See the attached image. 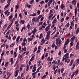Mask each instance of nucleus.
Listing matches in <instances>:
<instances>
[{
  "mask_svg": "<svg viewBox=\"0 0 79 79\" xmlns=\"http://www.w3.org/2000/svg\"><path fill=\"white\" fill-rule=\"evenodd\" d=\"M63 51H64V53H67V49H63Z\"/></svg>",
  "mask_w": 79,
  "mask_h": 79,
  "instance_id": "obj_29",
  "label": "nucleus"
},
{
  "mask_svg": "<svg viewBox=\"0 0 79 79\" xmlns=\"http://www.w3.org/2000/svg\"><path fill=\"white\" fill-rule=\"evenodd\" d=\"M69 23H68L65 26V27H69Z\"/></svg>",
  "mask_w": 79,
  "mask_h": 79,
  "instance_id": "obj_26",
  "label": "nucleus"
},
{
  "mask_svg": "<svg viewBox=\"0 0 79 79\" xmlns=\"http://www.w3.org/2000/svg\"><path fill=\"white\" fill-rule=\"evenodd\" d=\"M56 44L58 46V39H56Z\"/></svg>",
  "mask_w": 79,
  "mask_h": 79,
  "instance_id": "obj_16",
  "label": "nucleus"
},
{
  "mask_svg": "<svg viewBox=\"0 0 79 79\" xmlns=\"http://www.w3.org/2000/svg\"><path fill=\"white\" fill-rule=\"evenodd\" d=\"M64 18H62V19H61V20L60 21L61 22H63V21H64Z\"/></svg>",
  "mask_w": 79,
  "mask_h": 79,
  "instance_id": "obj_39",
  "label": "nucleus"
},
{
  "mask_svg": "<svg viewBox=\"0 0 79 79\" xmlns=\"http://www.w3.org/2000/svg\"><path fill=\"white\" fill-rule=\"evenodd\" d=\"M19 72V70H18L15 72V73L16 75H15V77H16L18 75V73Z\"/></svg>",
  "mask_w": 79,
  "mask_h": 79,
  "instance_id": "obj_3",
  "label": "nucleus"
},
{
  "mask_svg": "<svg viewBox=\"0 0 79 79\" xmlns=\"http://www.w3.org/2000/svg\"><path fill=\"white\" fill-rule=\"evenodd\" d=\"M69 55V53H67L64 55V56L65 57V58H69V56H68Z\"/></svg>",
  "mask_w": 79,
  "mask_h": 79,
  "instance_id": "obj_2",
  "label": "nucleus"
},
{
  "mask_svg": "<svg viewBox=\"0 0 79 79\" xmlns=\"http://www.w3.org/2000/svg\"><path fill=\"white\" fill-rule=\"evenodd\" d=\"M55 69H56V67L55 66H53V69L54 70V71H55Z\"/></svg>",
  "mask_w": 79,
  "mask_h": 79,
  "instance_id": "obj_52",
  "label": "nucleus"
},
{
  "mask_svg": "<svg viewBox=\"0 0 79 79\" xmlns=\"http://www.w3.org/2000/svg\"><path fill=\"white\" fill-rule=\"evenodd\" d=\"M78 45H79V42H77V44L76 46V48H77V46H78Z\"/></svg>",
  "mask_w": 79,
  "mask_h": 79,
  "instance_id": "obj_63",
  "label": "nucleus"
},
{
  "mask_svg": "<svg viewBox=\"0 0 79 79\" xmlns=\"http://www.w3.org/2000/svg\"><path fill=\"white\" fill-rule=\"evenodd\" d=\"M74 56V54L72 53H71L70 55V57H71V56Z\"/></svg>",
  "mask_w": 79,
  "mask_h": 79,
  "instance_id": "obj_45",
  "label": "nucleus"
},
{
  "mask_svg": "<svg viewBox=\"0 0 79 79\" xmlns=\"http://www.w3.org/2000/svg\"><path fill=\"white\" fill-rule=\"evenodd\" d=\"M37 47H35L34 49L33 52H35L37 51Z\"/></svg>",
  "mask_w": 79,
  "mask_h": 79,
  "instance_id": "obj_28",
  "label": "nucleus"
},
{
  "mask_svg": "<svg viewBox=\"0 0 79 79\" xmlns=\"http://www.w3.org/2000/svg\"><path fill=\"white\" fill-rule=\"evenodd\" d=\"M55 47V44H52V48Z\"/></svg>",
  "mask_w": 79,
  "mask_h": 79,
  "instance_id": "obj_50",
  "label": "nucleus"
},
{
  "mask_svg": "<svg viewBox=\"0 0 79 79\" xmlns=\"http://www.w3.org/2000/svg\"><path fill=\"white\" fill-rule=\"evenodd\" d=\"M19 58H20V60H23V55H20V54H19Z\"/></svg>",
  "mask_w": 79,
  "mask_h": 79,
  "instance_id": "obj_4",
  "label": "nucleus"
},
{
  "mask_svg": "<svg viewBox=\"0 0 79 79\" xmlns=\"http://www.w3.org/2000/svg\"><path fill=\"white\" fill-rule=\"evenodd\" d=\"M35 17H33V18L32 19V22H33V21H35Z\"/></svg>",
  "mask_w": 79,
  "mask_h": 79,
  "instance_id": "obj_46",
  "label": "nucleus"
},
{
  "mask_svg": "<svg viewBox=\"0 0 79 79\" xmlns=\"http://www.w3.org/2000/svg\"><path fill=\"white\" fill-rule=\"evenodd\" d=\"M36 73H37V72H36L34 73H32V76H34V74L35 75V74H36Z\"/></svg>",
  "mask_w": 79,
  "mask_h": 79,
  "instance_id": "obj_48",
  "label": "nucleus"
},
{
  "mask_svg": "<svg viewBox=\"0 0 79 79\" xmlns=\"http://www.w3.org/2000/svg\"><path fill=\"white\" fill-rule=\"evenodd\" d=\"M47 77V75H44L43 77H42V79H44V78H45Z\"/></svg>",
  "mask_w": 79,
  "mask_h": 79,
  "instance_id": "obj_47",
  "label": "nucleus"
},
{
  "mask_svg": "<svg viewBox=\"0 0 79 79\" xmlns=\"http://www.w3.org/2000/svg\"><path fill=\"white\" fill-rule=\"evenodd\" d=\"M16 29H17V31H19V28L16 27Z\"/></svg>",
  "mask_w": 79,
  "mask_h": 79,
  "instance_id": "obj_58",
  "label": "nucleus"
},
{
  "mask_svg": "<svg viewBox=\"0 0 79 79\" xmlns=\"http://www.w3.org/2000/svg\"><path fill=\"white\" fill-rule=\"evenodd\" d=\"M42 37H43V35H42V34H41L40 35V39H42Z\"/></svg>",
  "mask_w": 79,
  "mask_h": 79,
  "instance_id": "obj_15",
  "label": "nucleus"
},
{
  "mask_svg": "<svg viewBox=\"0 0 79 79\" xmlns=\"http://www.w3.org/2000/svg\"><path fill=\"white\" fill-rule=\"evenodd\" d=\"M51 64H52V62H50L48 64L49 65V67H50V66H51Z\"/></svg>",
  "mask_w": 79,
  "mask_h": 79,
  "instance_id": "obj_49",
  "label": "nucleus"
},
{
  "mask_svg": "<svg viewBox=\"0 0 79 79\" xmlns=\"http://www.w3.org/2000/svg\"><path fill=\"white\" fill-rule=\"evenodd\" d=\"M53 10H50V13H53Z\"/></svg>",
  "mask_w": 79,
  "mask_h": 79,
  "instance_id": "obj_55",
  "label": "nucleus"
},
{
  "mask_svg": "<svg viewBox=\"0 0 79 79\" xmlns=\"http://www.w3.org/2000/svg\"><path fill=\"white\" fill-rule=\"evenodd\" d=\"M20 38V36H19L17 37V39L16 40V42H18V40H19Z\"/></svg>",
  "mask_w": 79,
  "mask_h": 79,
  "instance_id": "obj_27",
  "label": "nucleus"
},
{
  "mask_svg": "<svg viewBox=\"0 0 79 79\" xmlns=\"http://www.w3.org/2000/svg\"><path fill=\"white\" fill-rule=\"evenodd\" d=\"M55 23H56V19L55 18L53 20V22L52 23V24H55Z\"/></svg>",
  "mask_w": 79,
  "mask_h": 79,
  "instance_id": "obj_7",
  "label": "nucleus"
},
{
  "mask_svg": "<svg viewBox=\"0 0 79 79\" xmlns=\"http://www.w3.org/2000/svg\"><path fill=\"white\" fill-rule=\"evenodd\" d=\"M23 50L24 51H26V47H24L23 48Z\"/></svg>",
  "mask_w": 79,
  "mask_h": 79,
  "instance_id": "obj_60",
  "label": "nucleus"
},
{
  "mask_svg": "<svg viewBox=\"0 0 79 79\" xmlns=\"http://www.w3.org/2000/svg\"><path fill=\"white\" fill-rule=\"evenodd\" d=\"M40 4H44V3H45V2H44V1H42L40 2Z\"/></svg>",
  "mask_w": 79,
  "mask_h": 79,
  "instance_id": "obj_32",
  "label": "nucleus"
},
{
  "mask_svg": "<svg viewBox=\"0 0 79 79\" xmlns=\"http://www.w3.org/2000/svg\"><path fill=\"white\" fill-rule=\"evenodd\" d=\"M44 17H43L42 18H41V20L40 21H43V20L44 19Z\"/></svg>",
  "mask_w": 79,
  "mask_h": 79,
  "instance_id": "obj_59",
  "label": "nucleus"
},
{
  "mask_svg": "<svg viewBox=\"0 0 79 79\" xmlns=\"http://www.w3.org/2000/svg\"><path fill=\"white\" fill-rule=\"evenodd\" d=\"M10 62H11V65H12V64H13V62H14L13 58H11L10 59Z\"/></svg>",
  "mask_w": 79,
  "mask_h": 79,
  "instance_id": "obj_8",
  "label": "nucleus"
},
{
  "mask_svg": "<svg viewBox=\"0 0 79 79\" xmlns=\"http://www.w3.org/2000/svg\"><path fill=\"white\" fill-rule=\"evenodd\" d=\"M34 0H32L30 1V4H32L34 3Z\"/></svg>",
  "mask_w": 79,
  "mask_h": 79,
  "instance_id": "obj_23",
  "label": "nucleus"
},
{
  "mask_svg": "<svg viewBox=\"0 0 79 79\" xmlns=\"http://www.w3.org/2000/svg\"><path fill=\"white\" fill-rule=\"evenodd\" d=\"M71 42H73L74 40H75V36H73L72 37L71 39Z\"/></svg>",
  "mask_w": 79,
  "mask_h": 79,
  "instance_id": "obj_5",
  "label": "nucleus"
},
{
  "mask_svg": "<svg viewBox=\"0 0 79 79\" xmlns=\"http://www.w3.org/2000/svg\"><path fill=\"white\" fill-rule=\"evenodd\" d=\"M76 66V64H74L73 65V67L72 68V69H74V68Z\"/></svg>",
  "mask_w": 79,
  "mask_h": 79,
  "instance_id": "obj_24",
  "label": "nucleus"
},
{
  "mask_svg": "<svg viewBox=\"0 0 79 79\" xmlns=\"http://www.w3.org/2000/svg\"><path fill=\"white\" fill-rule=\"evenodd\" d=\"M33 39V38H28V42H30V41H32V40Z\"/></svg>",
  "mask_w": 79,
  "mask_h": 79,
  "instance_id": "obj_25",
  "label": "nucleus"
},
{
  "mask_svg": "<svg viewBox=\"0 0 79 79\" xmlns=\"http://www.w3.org/2000/svg\"><path fill=\"white\" fill-rule=\"evenodd\" d=\"M27 6L28 8H31V5H27Z\"/></svg>",
  "mask_w": 79,
  "mask_h": 79,
  "instance_id": "obj_33",
  "label": "nucleus"
},
{
  "mask_svg": "<svg viewBox=\"0 0 79 79\" xmlns=\"http://www.w3.org/2000/svg\"><path fill=\"white\" fill-rule=\"evenodd\" d=\"M75 29H76V28H77V24H75Z\"/></svg>",
  "mask_w": 79,
  "mask_h": 79,
  "instance_id": "obj_57",
  "label": "nucleus"
},
{
  "mask_svg": "<svg viewBox=\"0 0 79 79\" xmlns=\"http://www.w3.org/2000/svg\"><path fill=\"white\" fill-rule=\"evenodd\" d=\"M50 5H51V2H49L48 3V5L49 7L50 6Z\"/></svg>",
  "mask_w": 79,
  "mask_h": 79,
  "instance_id": "obj_22",
  "label": "nucleus"
},
{
  "mask_svg": "<svg viewBox=\"0 0 79 79\" xmlns=\"http://www.w3.org/2000/svg\"><path fill=\"white\" fill-rule=\"evenodd\" d=\"M58 55H60V54H61V51H60L58 53Z\"/></svg>",
  "mask_w": 79,
  "mask_h": 79,
  "instance_id": "obj_54",
  "label": "nucleus"
},
{
  "mask_svg": "<svg viewBox=\"0 0 79 79\" xmlns=\"http://www.w3.org/2000/svg\"><path fill=\"white\" fill-rule=\"evenodd\" d=\"M58 44L59 45H60L61 43V40H59V41H58Z\"/></svg>",
  "mask_w": 79,
  "mask_h": 79,
  "instance_id": "obj_17",
  "label": "nucleus"
},
{
  "mask_svg": "<svg viewBox=\"0 0 79 79\" xmlns=\"http://www.w3.org/2000/svg\"><path fill=\"white\" fill-rule=\"evenodd\" d=\"M64 5H63V4H62L60 6V7H61V9H63V8H64Z\"/></svg>",
  "mask_w": 79,
  "mask_h": 79,
  "instance_id": "obj_20",
  "label": "nucleus"
},
{
  "mask_svg": "<svg viewBox=\"0 0 79 79\" xmlns=\"http://www.w3.org/2000/svg\"><path fill=\"white\" fill-rule=\"evenodd\" d=\"M43 23V22H41V23H39V26H41Z\"/></svg>",
  "mask_w": 79,
  "mask_h": 79,
  "instance_id": "obj_53",
  "label": "nucleus"
},
{
  "mask_svg": "<svg viewBox=\"0 0 79 79\" xmlns=\"http://www.w3.org/2000/svg\"><path fill=\"white\" fill-rule=\"evenodd\" d=\"M16 38V36H15L13 37L12 39L13 40H15Z\"/></svg>",
  "mask_w": 79,
  "mask_h": 79,
  "instance_id": "obj_38",
  "label": "nucleus"
},
{
  "mask_svg": "<svg viewBox=\"0 0 79 79\" xmlns=\"http://www.w3.org/2000/svg\"><path fill=\"white\" fill-rule=\"evenodd\" d=\"M13 17V15L11 14L9 18V20H10V19Z\"/></svg>",
  "mask_w": 79,
  "mask_h": 79,
  "instance_id": "obj_21",
  "label": "nucleus"
},
{
  "mask_svg": "<svg viewBox=\"0 0 79 79\" xmlns=\"http://www.w3.org/2000/svg\"><path fill=\"white\" fill-rule=\"evenodd\" d=\"M66 20H68L69 19V17L67 16L66 18Z\"/></svg>",
  "mask_w": 79,
  "mask_h": 79,
  "instance_id": "obj_61",
  "label": "nucleus"
},
{
  "mask_svg": "<svg viewBox=\"0 0 79 79\" xmlns=\"http://www.w3.org/2000/svg\"><path fill=\"white\" fill-rule=\"evenodd\" d=\"M76 2V0H74L72 2V3L73 4V3H74L75 2Z\"/></svg>",
  "mask_w": 79,
  "mask_h": 79,
  "instance_id": "obj_43",
  "label": "nucleus"
},
{
  "mask_svg": "<svg viewBox=\"0 0 79 79\" xmlns=\"http://www.w3.org/2000/svg\"><path fill=\"white\" fill-rule=\"evenodd\" d=\"M36 15H37V14L34 13L33 14H32V16H36Z\"/></svg>",
  "mask_w": 79,
  "mask_h": 79,
  "instance_id": "obj_34",
  "label": "nucleus"
},
{
  "mask_svg": "<svg viewBox=\"0 0 79 79\" xmlns=\"http://www.w3.org/2000/svg\"><path fill=\"white\" fill-rule=\"evenodd\" d=\"M53 16V14H52L51 15H50L49 16V18H52V17Z\"/></svg>",
  "mask_w": 79,
  "mask_h": 79,
  "instance_id": "obj_36",
  "label": "nucleus"
},
{
  "mask_svg": "<svg viewBox=\"0 0 79 79\" xmlns=\"http://www.w3.org/2000/svg\"><path fill=\"white\" fill-rule=\"evenodd\" d=\"M76 75V74H77V73H78V70H77L75 71Z\"/></svg>",
  "mask_w": 79,
  "mask_h": 79,
  "instance_id": "obj_51",
  "label": "nucleus"
},
{
  "mask_svg": "<svg viewBox=\"0 0 79 79\" xmlns=\"http://www.w3.org/2000/svg\"><path fill=\"white\" fill-rule=\"evenodd\" d=\"M73 41H72V42L70 44V47H72L73 45Z\"/></svg>",
  "mask_w": 79,
  "mask_h": 79,
  "instance_id": "obj_18",
  "label": "nucleus"
},
{
  "mask_svg": "<svg viewBox=\"0 0 79 79\" xmlns=\"http://www.w3.org/2000/svg\"><path fill=\"white\" fill-rule=\"evenodd\" d=\"M51 32V31H48V32H47V34L48 35V34H49V35H50V33Z\"/></svg>",
  "mask_w": 79,
  "mask_h": 79,
  "instance_id": "obj_35",
  "label": "nucleus"
},
{
  "mask_svg": "<svg viewBox=\"0 0 79 79\" xmlns=\"http://www.w3.org/2000/svg\"><path fill=\"white\" fill-rule=\"evenodd\" d=\"M15 43H14L13 44L10 45V48H11V47H13L15 45Z\"/></svg>",
  "mask_w": 79,
  "mask_h": 79,
  "instance_id": "obj_13",
  "label": "nucleus"
},
{
  "mask_svg": "<svg viewBox=\"0 0 79 79\" xmlns=\"http://www.w3.org/2000/svg\"><path fill=\"white\" fill-rule=\"evenodd\" d=\"M79 28H77V31H76V35H77V34H78V33L79 32Z\"/></svg>",
  "mask_w": 79,
  "mask_h": 79,
  "instance_id": "obj_11",
  "label": "nucleus"
},
{
  "mask_svg": "<svg viewBox=\"0 0 79 79\" xmlns=\"http://www.w3.org/2000/svg\"><path fill=\"white\" fill-rule=\"evenodd\" d=\"M18 79H21V76H19L17 78Z\"/></svg>",
  "mask_w": 79,
  "mask_h": 79,
  "instance_id": "obj_64",
  "label": "nucleus"
},
{
  "mask_svg": "<svg viewBox=\"0 0 79 79\" xmlns=\"http://www.w3.org/2000/svg\"><path fill=\"white\" fill-rule=\"evenodd\" d=\"M37 13H38V15H40V11L39 10H38V11Z\"/></svg>",
  "mask_w": 79,
  "mask_h": 79,
  "instance_id": "obj_42",
  "label": "nucleus"
},
{
  "mask_svg": "<svg viewBox=\"0 0 79 79\" xmlns=\"http://www.w3.org/2000/svg\"><path fill=\"white\" fill-rule=\"evenodd\" d=\"M4 55V51H3L2 52V53L1 54V56H3Z\"/></svg>",
  "mask_w": 79,
  "mask_h": 79,
  "instance_id": "obj_62",
  "label": "nucleus"
},
{
  "mask_svg": "<svg viewBox=\"0 0 79 79\" xmlns=\"http://www.w3.org/2000/svg\"><path fill=\"white\" fill-rule=\"evenodd\" d=\"M35 66H36V65L35 64L33 67V69H36V67H35Z\"/></svg>",
  "mask_w": 79,
  "mask_h": 79,
  "instance_id": "obj_44",
  "label": "nucleus"
},
{
  "mask_svg": "<svg viewBox=\"0 0 79 79\" xmlns=\"http://www.w3.org/2000/svg\"><path fill=\"white\" fill-rule=\"evenodd\" d=\"M22 46H25L26 45V42H23V43H22Z\"/></svg>",
  "mask_w": 79,
  "mask_h": 79,
  "instance_id": "obj_14",
  "label": "nucleus"
},
{
  "mask_svg": "<svg viewBox=\"0 0 79 79\" xmlns=\"http://www.w3.org/2000/svg\"><path fill=\"white\" fill-rule=\"evenodd\" d=\"M69 39H68L67 40V42L65 43L64 45H67L69 43Z\"/></svg>",
  "mask_w": 79,
  "mask_h": 79,
  "instance_id": "obj_6",
  "label": "nucleus"
},
{
  "mask_svg": "<svg viewBox=\"0 0 79 79\" xmlns=\"http://www.w3.org/2000/svg\"><path fill=\"white\" fill-rule=\"evenodd\" d=\"M8 11L7 10L5 12V15H7V13H8Z\"/></svg>",
  "mask_w": 79,
  "mask_h": 79,
  "instance_id": "obj_40",
  "label": "nucleus"
},
{
  "mask_svg": "<svg viewBox=\"0 0 79 79\" xmlns=\"http://www.w3.org/2000/svg\"><path fill=\"white\" fill-rule=\"evenodd\" d=\"M46 31H48L49 29H50V28L49 27H46L45 29Z\"/></svg>",
  "mask_w": 79,
  "mask_h": 79,
  "instance_id": "obj_12",
  "label": "nucleus"
},
{
  "mask_svg": "<svg viewBox=\"0 0 79 79\" xmlns=\"http://www.w3.org/2000/svg\"><path fill=\"white\" fill-rule=\"evenodd\" d=\"M27 27L28 29H30V25H29V23H28L27 25Z\"/></svg>",
  "mask_w": 79,
  "mask_h": 79,
  "instance_id": "obj_31",
  "label": "nucleus"
},
{
  "mask_svg": "<svg viewBox=\"0 0 79 79\" xmlns=\"http://www.w3.org/2000/svg\"><path fill=\"white\" fill-rule=\"evenodd\" d=\"M24 23H25V21H24V20H21L20 21V23L21 24L22 23L23 24H24Z\"/></svg>",
  "mask_w": 79,
  "mask_h": 79,
  "instance_id": "obj_10",
  "label": "nucleus"
},
{
  "mask_svg": "<svg viewBox=\"0 0 79 79\" xmlns=\"http://www.w3.org/2000/svg\"><path fill=\"white\" fill-rule=\"evenodd\" d=\"M71 25L72 26H74V22H73V21H72L71 23Z\"/></svg>",
  "mask_w": 79,
  "mask_h": 79,
  "instance_id": "obj_30",
  "label": "nucleus"
},
{
  "mask_svg": "<svg viewBox=\"0 0 79 79\" xmlns=\"http://www.w3.org/2000/svg\"><path fill=\"white\" fill-rule=\"evenodd\" d=\"M77 13V9L76 8L75 10V16H76V14Z\"/></svg>",
  "mask_w": 79,
  "mask_h": 79,
  "instance_id": "obj_9",
  "label": "nucleus"
},
{
  "mask_svg": "<svg viewBox=\"0 0 79 79\" xmlns=\"http://www.w3.org/2000/svg\"><path fill=\"white\" fill-rule=\"evenodd\" d=\"M73 63V60H72L69 64V65L70 66H71V65H72Z\"/></svg>",
  "mask_w": 79,
  "mask_h": 79,
  "instance_id": "obj_19",
  "label": "nucleus"
},
{
  "mask_svg": "<svg viewBox=\"0 0 79 79\" xmlns=\"http://www.w3.org/2000/svg\"><path fill=\"white\" fill-rule=\"evenodd\" d=\"M10 3L11 2H9L7 5L8 6H9L10 5Z\"/></svg>",
  "mask_w": 79,
  "mask_h": 79,
  "instance_id": "obj_56",
  "label": "nucleus"
},
{
  "mask_svg": "<svg viewBox=\"0 0 79 79\" xmlns=\"http://www.w3.org/2000/svg\"><path fill=\"white\" fill-rule=\"evenodd\" d=\"M34 70L32 71V72H33V73H34V72H35V71H36V69H33Z\"/></svg>",
  "mask_w": 79,
  "mask_h": 79,
  "instance_id": "obj_41",
  "label": "nucleus"
},
{
  "mask_svg": "<svg viewBox=\"0 0 79 79\" xmlns=\"http://www.w3.org/2000/svg\"><path fill=\"white\" fill-rule=\"evenodd\" d=\"M63 71H64V69L63 68H62L61 69V73H63Z\"/></svg>",
  "mask_w": 79,
  "mask_h": 79,
  "instance_id": "obj_37",
  "label": "nucleus"
},
{
  "mask_svg": "<svg viewBox=\"0 0 79 79\" xmlns=\"http://www.w3.org/2000/svg\"><path fill=\"white\" fill-rule=\"evenodd\" d=\"M37 31V29H36V28H35L34 30H33L31 32V34L33 33V35L35 34V33Z\"/></svg>",
  "mask_w": 79,
  "mask_h": 79,
  "instance_id": "obj_1",
  "label": "nucleus"
}]
</instances>
